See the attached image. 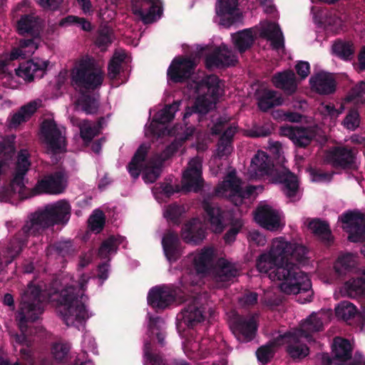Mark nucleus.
<instances>
[{"mask_svg": "<svg viewBox=\"0 0 365 365\" xmlns=\"http://www.w3.org/2000/svg\"><path fill=\"white\" fill-rule=\"evenodd\" d=\"M306 248L296 243L287 242L283 237L272 240L269 252L260 255L257 259V270L266 274L272 281L277 282L282 292L287 294H304L298 301L310 302L313 296L309 277L299 270L295 260L303 264L307 259Z\"/></svg>", "mask_w": 365, "mask_h": 365, "instance_id": "obj_1", "label": "nucleus"}, {"mask_svg": "<svg viewBox=\"0 0 365 365\" xmlns=\"http://www.w3.org/2000/svg\"><path fill=\"white\" fill-rule=\"evenodd\" d=\"M88 279L89 277L85 274L76 279L66 277L63 279L61 291L50 296L51 300L58 302V310L68 326H78L89 317L83 297Z\"/></svg>", "mask_w": 365, "mask_h": 365, "instance_id": "obj_2", "label": "nucleus"}, {"mask_svg": "<svg viewBox=\"0 0 365 365\" xmlns=\"http://www.w3.org/2000/svg\"><path fill=\"white\" fill-rule=\"evenodd\" d=\"M41 24L39 19L33 15L22 16L17 23V29L21 34H31L32 39L21 40L17 46L13 48L11 53L0 56V81L3 85L14 88L11 82L12 76L9 72L7 66L11 61L30 56L38 49L41 38L39 30Z\"/></svg>", "mask_w": 365, "mask_h": 365, "instance_id": "obj_3", "label": "nucleus"}, {"mask_svg": "<svg viewBox=\"0 0 365 365\" xmlns=\"http://www.w3.org/2000/svg\"><path fill=\"white\" fill-rule=\"evenodd\" d=\"M331 310H322L310 314L293 331L279 335L281 345L287 344V351L292 358L302 359L309 354V348L305 342L312 340V334L320 331L324 324L330 321Z\"/></svg>", "mask_w": 365, "mask_h": 365, "instance_id": "obj_4", "label": "nucleus"}, {"mask_svg": "<svg viewBox=\"0 0 365 365\" xmlns=\"http://www.w3.org/2000/svg\"><path fill=\"white\" fill-rule=\"evenodd\" d=\"M247 175L252 180L270 177V180L284 185V192L288 197L293 199L297 195L298 183L296 176L285 169L274 176L272 163L269 156L263 151H258L255 155L248 168Z\"/></svg>", "mask_w": 365, "mask_h": 365, "instance_id": "obj_5", "label": "nucleus"}, {"mask_svg": "<svg viewBox=\"0 0 365 365\" xmlns=\"http://www.w3.org/2000/svg\"><path fill=\"white\" fill-rule=\"evenodd\" d=\"M71 205L66 200H59L46 205L44 209L31 215L23 230L28 235H36L46 227L66 224L70 219Z\"/></svg>", "mask_w": 365, "mask_h": 365, "instance_id": "obj_6", "label": "nucleus"}, {"mask_svg": "<svg viewBox=\"0 0 365 365\" xmlns=\"http://www.w3.org/2000/svg\"><path fill=\"white\" fill-rule=\"evenodd\" d=\"M193 94H197L195 106L193 108H187L184 114V120L195 112L205 113L213 108L217 98L222 93V86L216 76H209L201 83L194 82L190 86Z\"/></svg>", "mask_w": 365, "mask_h": 365, "instance_id": "obj_7", "label": "nucleus"}, {"mask_svg": "<svg viewBox=\"0 0 365 365\" xmlns=\"http://www.w3.org/2000/svg\"><path fill=\"white\" fill-rule=\"evenodd\" d=\"M43 294L40 289L31 284L26 292L22 294L20 310L17 315L19 327L22 333L16 336V341L19 344L26 343L25 323L28 321H34L43 310Z\"/></svg>", "mask_w": 365, "mask_h": 365, "instance_id": "obj_8", "label": "nucleus"}, {"mask_svg": "<svg viewBox=\"0 0 365 365\" xmlns=\"http://www.w3.org/2000/svg\"><path fill=\"white\" fill-rule=\"evenodd\" d=\"M148 149V148L146 145H141L129 163L128 169L133 178H137L140 171H142L143 178L145 182L152 183L158 179L160 174L162 162L174 153L177 149V145L175 143L170 145L157 162H145V157Z\"/></svg>", "mask_w": 365, "mask_h": 365, "instance_id": "obj_9", "label": "nucleus"}, {"mask_svg": "<svg viewBox=\"0 0 365 365\" xmlns=\"http://www.w3.org/2000/svg\"><path fill=\"white\" fill-rule=\"evenodd\" d=\"M71 82L76 89H94L103 80L102 67L88 56L78 59L71 70Z\"/></svg>", "mask_w": 365, "mask_h": 365, "instance_id": "obj_10", "label": "nucleus"}, {"mask_svg": "<svg viewBox=\"0 0 365 365\" xmlns=\"http://www.w3.org/2000/svg\"><path fill=\"white\" fill-rule=\"evenodd\" d=\"M258 188L255 186H247L244 190L241 180L236 175V171L232 169L227 173L224 180L216 186L215 192L217 196L227 198L238 206L251 197Z\"/></svg>", "mask_w": 365, "mask_h": 365, "instance_id": "obj_11", "label": "nucleus"}, {"mask_svg": "<svg viewBox=\"0 0 365 365\" xmlns=\"http://www.w3.org/2000/svg\"><path fill=\"white\" fill-rule=\"evenodd\" d=\"M202 162V159L199 157L191 159L182 173L181 187L176 186L174 188L170 184L165 183L160 187V192L168 197L181 190L184 192L197 191L203 185Z\"/></svg>", "mask_w": 365, "mask_h": 365, "instance_id": "obj_12", "label": "nucleus"}, {"mask_svg": "<svg viewBox=\"0 0 365 365\" xmlns=\"http://www.w3.org/2000/svg\"><path fill=\"white\" fill-rule=\"evenodd\" d=\"M29 166V153L26 150H22L19 153L16 173L11 184L0 188V201L10 202L13 198L24 197V175Z\"/></svg>", "mask_w": 365, "mask_h": 365, "instance_id": "obj_13", "label": "nucleus"}, {"mask_svg": "<svg viewBox=\"0 0 365 365\" xmlns=\"http://www.w3.org/2000/svg\"><path fill=\"white\" fill-rule=\"evenodd\" d=\"M215 256V250L211 247H204L191 254L188 259L192 262L195 271L186 272L182 277V283L184 284H197L202 275L211 267Z\"/></svg>", "mask_w": 365, "mask_h": 365, "instance_id": "obj_14", "label": "nucleus"}, {"mask_svg": "<svg viewBox=\"0 0 365 365\" xmlns=\"http://www.w3.org/2000/svg\"><path fill=\"white\" fill-rule=\"evenodd\" d=\"M351 351L352 346L349 341L336 337L332 345L333 359L324 354L322 360L327 365H365V359L361 354L356 353L354 358L351 357Z\"/></svg>", "mask_w": 365, "mask_h": 365, "instance_id": "obj_15", "label": "nucleus"}, {"mask_svg": "<svg viewBox=\"0 0 365 365\" xmlns=\"http://www.w3.org/2000/svg\"><path fill=\"white\" fill-rule=\"evenodd\" d=\"M179 106L180 102H175L158 112L150 125L146 128L145 134L147 135H158V137L164 136L165 134H173L177 135L180 140L188 139V133L185 137H182L178 132H176L175 128L173 130H168L167 128L164 126L165 123L170 121L174 118Z\"/></svg>", "mask_w": 365, "mask_h": 365, "instance_id": "obj_16", "label": "nucleus"}, {"mask_svg": "<svg viewBox=\"0 0 365 365\" xmlns=\"http://www.w3.org/2000/svg\"><path fill=\"white\" fill-rule=\"evenodd\" d=\"M41 134L48 152L56 154L65 151L63 127H58L53 120H45L41 125Z\"/></svg>", "mask_w": 365, "mask_h": 365, "instance_id": "obj_17", "label": "nucleus"}, {"mask_svg": "<svg viewBox=\"0 0 365 365\" xmlns=\"http://www.w3.org/2000/svg\"><path fill=\"white\" fill-rule=\"evenodd\" d=\"M255 220L260 226L271 231L277 230L284 225L280 213L265 202L258 206L255 212Z\"/></svg>", "mask_w": 365, "mask_h": 365, "instance_id": "obj_18", "label": "nucleus"}, {"mask_svg": "<svg viewBox=\"0 0 365 365\" xmlns=\"http://www.w3.org/2000/svg\"><path fill=\"white\" fill-rule=\"evenodd\" d=\"M342 227L349 232V240L358 242L365 240V215L359 212H348L340 217Z\"/></svg>", "mask_w": 365, "mask_h": 365, "instance_id": "obj_19", "label": "nucleus"}, {"mask_svg": "<svg viewBox=\"0 0 365 365\" xmlns=\"http://www.w3.org/2000/svg\"><path fill=\"white\" fill-rule=\"evenodd\" d=\"M241 19L237 0H218L215 21L224 27H230Z\"/></svg>", "mask_w": 365, "mask_h": 365, "instance_id": "obj_20", "label": "nucleus"}, {"mask_svg": "<svg viewBox=\"0 0 365 365\" xmlns=\"http://www.w3.org/2000/svg\"><path fill=\"white\" fill-rule=\"evenodd\" d=\"M131 7L133 14L145 24L153 22L160 16L159 0H132Z\"/></svg>", "mask_w": 365, "mask_h": 365, "instance_id": "obj_21", "label": "nucleus"}, {"mask_svg": "<svg viewBox=\"0 0 365 365\" xmlns=\"http://www.w3.org/2000/svg\"><path fill=\"white\" fill-rule=\"evenodd\" d=\"M49 66V61L36 58L28 61L16 69V74L26 81H31L35 77L41 78Z\"/></svg>", "mask_w": 365, "mask_h": 365, "instance_id": "obj_22", "label": "nucleus"}, {"mask_svg": "<svg viewBox=\"0 0 365 365\" xmlns=\"http://www.w3.org/2000/svg\"><path fill=\"white\" fill-rule=\"evenodd\" d=\"M66 186V178L63 173L57 172L45 176L40 180L35 190L37 193L59 194Z\"/></svg>", "mask_w": 365, "mask_h": 365, "instance_id": "obj_23", "label": "nucleus"}, {"mask_svg": "<svg viewBox=\"0 0 365 365\" xmlns=\"http://www.w3.org/2000/svg\"><path fill=\"white\" fill-rule=\"evenodd\" d=\"M195 66V63L190 58L177 57L168 69V76L172 81H182L190 76Z\"/></svg>", "mask_w": 365, "mask_h": 365, "instance_id": "obj_24", "label": "nucleus"}, {"mask_svg": "<svg viewBox=\"0 0 365 365\" xmlns=\"http://www.w3.org/2000/svg\"><path fill=\"white\" fill-rule=\"evenodd\" d=\"M237 266L225 258H220L212 272V278L220 287L232 281L238 274Z\"/></svg>", "mask_w": 365, "mask_h": 365, "instance_id": "obj_25", "label": "nucleus"}, {"mask_svg": "<svg viewBox=\"0 0 365 365\" xmlns=\"http://www.w3.org/2000/svg\"><path fill=\"white\" fill-rule=\"evenodd\" d=\"M361 276L352 278L341 284L334 292V297H356L365 294V269L361 271Z\"/></svg>", "mask_w": 365, "mask_h": 365, "instance_id": "obj_26", "label": "nucleus"}, {"mask_svg": "<svg viewBox=\"0 0 365 365\" xmlns=\"http://www.w3.org/2000/svg\"><path fill=\"white\" fill-rule=\"evenodd\" d=\"M237 128L230 126L224 132L222 136L218 143L216 153L210 161V166L214 174L217 173V170H214V166L217 165L219 160L226 159V158L232 152V146L231 140L236 133Z\"/></svg>", "mask_w": 365, "mask_h": 365, "instance_id": "obj_27", "label": "nucleus"}, {"mask_svg": "<svg viewBox=\"0 0 365 365\" xmlns=\"http://www.w3.org/2000/svg\"><path fill=\"white\" fill-rule=\"evenodd\" d=\"M281 135L289 138L294 145L304 147L309 144L315 137V132L312 128H304L292 126H282L279 130Z\"/></svg>", "mask_w": 365, "mask_h": 365, "instance_id": "obj_28", "label": "nucleus"}, {"mask_svg": "<svg viewBox=\"0 0 365 365\" xmlns=\"http://www.w3.org/2000/svg\"><path fill=\"white\" fill-rule=\"evenodd\" d=\"M234 334L238 340L247 341L251 340L257 330L255 316H251L249 319H237L232 324Z\"/></svg>", "mask_w": 365, "mask_h": 365, "instance_id": "obj_29", "label": "nucleus"}, {"mask_svg": "<svg viewBox=\"0 0 365 365\" xmlns=\"http://www.w3.org/2000/svg\"><path fill=\"white\" fill-rule=\"evenodd\" d=\"M236 61L237 57L235 53L226 45L222 44L213 54L207 57L206 66L210 68L229 66L235 64Z\"/></svg>", "mask_w": 365, "mask_h": 365, "instance_id": "obj_30", "label": "nucleus"}, {"mask_svg": "<svg viewBox=\"0 0 365 365\" xmlns=\"http://www.w3.org/2000/svg\"><path fill=\"white\" fill-rule=\"evenodd\" d=\"M181 237L187 243L197 244L205 237V226L198 219H193L184 225Z\"/></svg>", "mask_w": 365, "mask_h": 365, "instance_id": "obj_31", "label": "nucleus"}, {"mask_svg": "<svg viewBox=\"0 0 365 365\" xmlns=\"http://www.w3.org/2000/svg\"><path fill=\"white\" fill-rule=\"evenodd\" d=\"M311 87L320 94H329L334 91L336 83L332 74L321 71L309 79Z\"/></svg>", "mask_w": 365, "mask_h": 365, "instance_id": "obj_32", "label": "nucleus"}, {"mask_svg": "<svg viewBox=\"0 0 365 365\" xmlns=\"http://www.w3.org/2000/svg\"><path fill=\"white\" fill-rule=\"evenodd\" d=\"M175 298L173 292L167 287H156L150 289L148 296V304L155 308H165Z\"/></svg>", "mask_w": 365, "mask_h": 365, "instance_id": "obj_33", "label": "nucleus"}, {"mask_svg": "<svg viewBox=\"0 0 365 365\" xmlns=\"http://www.w3.org/2000/svg\"><path fill=\"white\" fill-rule=\"evenodd\" d=\"M357 258L351 254L341 255L334 263V270L338 276H344L349 273L361 274L362 270L357 268Z\"/></svg>", "mask_w": 365, "mask_h": 365, "instance_id": "obj_34", "label": "nucleus"}, {"mask_svg": "<svg viewBox=\"0 0 365 365\" xmlns=\"http://www.w3.org/2000/svg\"><path fill=\"white\" fill-rule=\"evenodd\" d=\"M186 301L188 302L187 307L182 312L181 319L185 324L192 327L200 322L204 319V316L198 298L193 297Z\"/></svg>", "mask_w": 365, "mask_h": 365, "instance_id": "obj_35", "label": "nucleus"}, {"mask_svg": "<svg viewBox=\"0 0 365 365\" xmlns=\"http://www.w3.org/2000/svg\"><path fill=\"white\" fill-rule=\"evenodd\" d=\"M41 105V100L36 99L22 106L17 113L11 117L10 127L16 128L21 123L28 120Z\"/></svg>", "mask_w": 365, "mask_h": 365, "instance_id": "obj_36", "label": "nucleus"}, {"mask_svg": "<svg viewBox=\"0 0 365 365\" xmlns=\"http://www.w3.org/2000/svg\"><path fill=\"white\" fill-rule=\"evenodd\" d=\"M260 35L269 41L274 49H279L284 46L282 34L275 24L262 22L261 24Z\"/></svg>", "mask_w": 365, "mask_h": 365, "instance_id": "obj_37", "label": "nucleus"}, {"mask_svg": "<svg viewBox=\"0 0 365 365\" xmlns=\"http://www.w3.org/2000/svg\"><path fill=\"white\" fill-rule=\"evenodd\" d=\"M258 106L262 110H267L272 107L278 106L283 103V98L277 92L269 89H262L257 93Z\"/></svg>", "mask_w": 365, "mask_h": 365, "instance_id": "obj_38", "label": "nucleus"}, {"mask_svg": "<svg viewBox=\"0 0 365 365\" xmlns=\"http://www.w3.org/2000/svg\"><path fill=\"white\" fill-rule=\"evenodd\" d=\"M162 244L167 259L170 262L177 260L181 253L177 234L168 232L163 237Z\"/></svg>", "mask_w": 365, "mask_h": 365, "instance_id": "obj_39", "label": "nucleus"}, {"mask_svg": "<svg viewBox=\"0 0 365 365\" xmlns=\"http://www.w3.org/2000/svg\"><path fill=\"white\" fill-rule=\"evenodd\" d=\"M353 155L351 152L344 148H334L326 153L325 160L334 166L344 167L351 163Z\"/></svg>", "mask_w": 365, "mask_h": 365, "instance_id": "obj_40", "label": "nucleus"}, {"mask_svg": "<svg viewBox=\"0 0 365 365\" xmlns=\"http://www.w3.org/2000/svg\"><path fill=\"white\" fill-rule=\"evenodd\" d=\"M274 85L286 93L291 94L295 92L297 86L295 75L292 71H286L275 75L272 78Z\"/></svg>", "mask_w": 365, "mask_h": 365, "instance_id": "obj_41", "label": "nucleus"}, {"mask_svg": "<svg viewBox=\"0 0 365 365\" xmlns=\"http://www.w3.org/2000/svg\"><path fill=\"white\" fill-rule=\"evenodd\" d=\"M256 37L252 29H245L232 35V41L235 48L242 53L250 48Z\"/></svg>", "mask_w": 365, "mask_h": 365, "instance_id": "obj_42", "label": "nucleus"}, {"mask_svg": "<svg viewBox=\"0 0 365 365\" xmlns=\"http://www.w3.org/2000/svg\"><path fill=\"white\" fill-rule=\"evenodd\" d=\"M205 210L210 222L211 229L215 232H221L224 228L225 212L217 206L210 204L205 205Z\"/></svg>", "mask_w": 365, "mask_h": 365, "instance_id": "obj_43", "label": "nucleus"}, {"mask_svg": "<svg viewBox=\"0 0 365 365\" xmlns=\"http://www.w3.org/2000/svg\"><path fill=\"white\" fill-rule=\"evenodd\" d=\"M309 229L317 236H318L325 243H330L332 240V235L329 225L318 219L311 220L308 222Z\"/></svg>", "mask_w": 365, "mask_h": 365, "instance_id": "obj_44", "label": "nucleus"}, {"mask_svg": "<svg viewBox=\"0 0 365 365\" xmlns=\"http://www.w3.org/2000/svg\"><path fill=\"white\" fill-rule=\"evenodd\" d=\"M71 122L80 128L81 138L86 143L89 142L99 133L100 126L96 123H91L88 121L78 122L74 118H71Z\"/></svg>", "mask_w": 365, "mask_h": 365, "instance_id": "obj_45", "label": "nucleus"}, {"mask_svg": "<svg viewBox=\"0 0 365 365\" xmlns=\"http://www.w3.org/2000/svg\"><path fill=\"white\" fill-rule=\"evenodd\" d=\"M334 310L336 317L345 322L353 319L358 312L356 306L349 301L340 302L336 306Z\"/></svg>", "mask_w": 365, "mask_h": 365, "instance_id": "obj_46", "label": "nucleus"}, {"mask_svg": "<svg viewBox=\"0 0 365 365\" xmlns=\"http://www.w3.org/2000/svg\"><path fill=\"white\" fill-rule=\"evenodd\" d=\"M125 239L123 237H110L104 241L99 249V257L102 259H108L109 256L116 252L117 247L123 244Z\"/></svg>", "mask_w": 365, "mask_h": 365, "instance_id": "obj_47", "label": "nucleus"}, {"mask_svg": "<svg viewBox=\"0 0 365 365\" xmlns=\"http://www.w3.org/2000/svg\"><path fill=\"white\" fill-rule=\"evenodd\" d=\"M341 108L339 110L335 109L331 104L323 103L319 106L318 111L323 116L324 123L331 126L341 113L344 107L341 106Z\"/></svg>", "mask_w": 365, "mask_h": 365, "instance_id": "obj_48", "label": "nucleus"}, {"mask_svg": "<svg viewBox=\"0 0 365 365\" xmlns=\"http://www.w3.org/2000/svg\"><path fill=\"white\" fill-rule=\"evenodd\" d=\"M126 54L124 51H116L108 64V76L115 79L120 73L122 62L125 60Z\"/></svg>", "mask_w": 365, "mask_h": 365, "instance_id": "obj_49", "label": "nucleus"}, {"mask_svg": "<svg viewBox=\"0 0 365 365\" xmlns=\"http://www.w3.org/2000/svg\"><path fill=\"white\" fill-rule=\"evenodd\" d=\"M279 346H281V344L279 339L277 336L273 341L269 342L265 346H261L256 353L258 360L262 364L267 363L272 356L274 349Z\"/></svg>", "mask_w": 365, "mask_h": 365, "instance_id": "obj_50", "label": "nucleus"}, {"mask_svg": "<svg viewBox=\"0 0 365 365\" xmlns=\"http://www.w3.org/2000/svg\"><path fill=\"white\" fill-rule=\"evenodd\" d=\"M346 102H353L354 104L365 102V82L361 81L354 87L346 98Z\"/></svg>", "mask_w": 365, "mask_h": 365, "instance_id": "obj_51", "label": "nucleus"}, {"mask_svg": "<svg viewBox=\"0 0 365 365\" xmlns=\"http://www.w3.org/2000/svg\"><path fill=\"white\" fill-rule=\"evenodd\" d=\"M333 52L340 58L347 60L349 59L354 54L353 44L346 42H336L332 47Z\"/></svg>", "mask_w": 365, "mask_h": 365, "instance_id": "obj_52", "label": "nucleus"}, {"mask_svg": "<svg viewBox=\"0 0 365 365\" xmlns=\"http://www.w3.org/2000/svg\"><path fill=\"white\" fill-rule=\"evenodd\" d=\"M78 107H80L86 113H94L98 108V101L93 97L83 96L81 99L78 100Z\"/></svg>", "mask_w": 365, "mask_h": 365, "instance_id": "obj_53", "label": "nucleus"}, {"mask_svg": "<svg viewBox=\"0 0 365 365\" xmlns=\"http://www.w3.org/2000/svg\"><path fill=\"white\" fill-rule=\"evenodd\" d=\"M60 25H76L83 31H88L91 30V24L89 21H86L83 18H79L76 16H69L66 18L63 19L60 22Z\"/></svg>", "mask_w": 365, "mask_h": 365, "instance_id": "obj_54", "label": "nucleus"}, {"mask_svg": "<svg viewBox=\"0 0 365 365\" xmlns=\"http://www.w3.org/2000/svg\"><path fill=\"white\" fill-rule=\"evenodd\" d=\"M104 223L105 216L98 210H95L88 220L90 228L96 232H99L103 229Z\"/></svg>", "mask_w": 365, "mask_h": 365, "instance_id": "obj_55", "label": "nucleus"}, {"mask_svg": "<svg viewBox=\"0 0 365 365\" xmlns=\"http://www.w3.org/2000/svg\"><path fill=\"white\" fill-rule=\"evenodd\" d=\"M113 39V35L112 30L107 27H102L99 31L98 36L96 39V44L103 49L105 47L108 46Z\"/></svg>", "mask_w": 365, "mask_h": 365, "instance_id": "obj_56", "label": "nucleus"}, {"mask_svg": "<svg viewBox=\"0 0 365 365\" xmlns=\"http://www.w3.org/2000/svg\"><path fill=\"white\" fill-rule=\"evenodd\" d=\"M343 125L348 130H354L360 125V117L356 110H351L346 115Z\"/></svg>", "mask_w": 365, "mask_h": 365, "instance_id": "obj_57", "label": "nucleus"}, {"mask_svg": "<svg viewBox=\"0 0 365 365\" xmlns=\"http://www.w3.org/2000/svg\"><path fill=\"white\" fill-rule=\"evenodd\" d=\"M185 211L183 206L172 204L165 208L163 215L168 220L175 221Z\"/></svg>", "mask_w": 365, "mask_h": 365, "instance_id": "obj_58", "label": "nucleus"}, {"mask_svg": "<svg viewBox=\"0 0 365 365\" xmlns=\"http://www.w3.org/2000/svg\"><path fill=\"white\" fill-rule=\"evenodd\" d=\"M70 350V346L68 344L56 343L51 350L53 356L58 361L63 360L68 354Z\"/></svg>", "mask_w": 365, "mask_h": 365, "instance_id": "obj_59", "label": "nucleus"}, {"mask_svg": "<svg viewBox=\"0 0 365 365\" xmlns=\"http://www.w3.org/2000/svg\"><path fill=\"white\" fill-rule=\"evenodd\" d=\"M273 116L276 119L289 122H298L301 119V115L298 113H286L281 110L274 112Z\"/></svg>", "mask_w": 365, "mask_h": 365, "instance_id": "obj_60", "label": "nucleus"}, {"mask_svg": "<svg viewBox=\"0 0 365 365\" xmlns=\"http://www.w3.org/2000/svg\"><path fill=\"white\" fill-rule=\"evenodd\" d=\"M309 175L311 178V180L313 182H327L329 181L331 178V174L325 173L320 171H317L314 170H309Z\"/></svg>", "mask_w": 365, "mask_h": 365, "instance_id": "obj_61", "label": "nucleus"}, {"mask_svg": "<svg viewBox=\"0 0 365 365\" xmlns=\"http://www.w3.org/2000/svg\"><path fill=\"white\" fill-rule=\"evenodd\" d=\"M145 365H160L161 363V358L158 356H153L149 352L148 344L145 345Z\"/></svg>", "mask_w": 365, "mask_h": 365, "instance_id": "obj_62", "label": "nucleus"}, {"mask_svg": "<svg viewBox=\"0 0 365 365\" xmlns=\"http://www.w3.org/2000/svg\"><path fill=\"white\" fill-rule=\"evenodd\" d=\"M296 70L298 75L302 78L308 76L310 72L309 64L307 61H300L296 65Z\"/></svg>", "mask_w": 365, "mask_h": 365, "instance_id": "obj_63", "label": "nucleus"}, {"mask_svg": "<svg viewBox=\"0 0 365 365\" xmlns=\"http://www.w3.org/2000/svg\"><path fill=\"white\" fill-rule=\"evenodd\" d=\"M249 240L251 243L257 246H263L266 243L265 237L257 231L251 232L249 235Z\"/></svg>", "mask_w": 365, "mask_h": 365, "instance_id": "obj_64", "label": "nucleus"}]
</instances>
